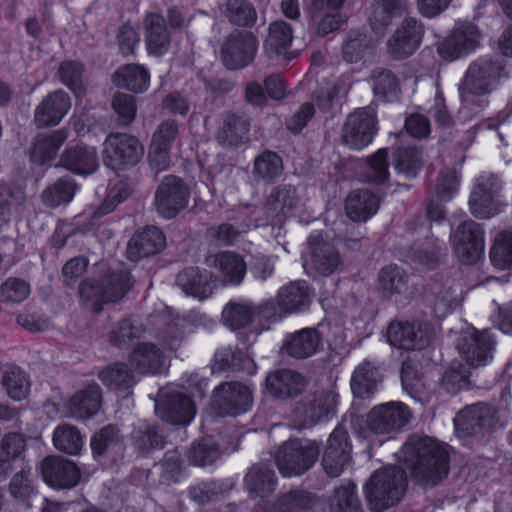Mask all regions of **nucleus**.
<instances>
[{
  "label": "nucleus",
  "instance_id": "58836bf2",
  "mask_svg": "<svg viewBox=\"0 0 512 512\" xmlns=\"http://www.w3.org/2000/svg\"><path fill=\"white\" fill-rule=\"evenodd\" d=\"M68 138V133L59 129L50 134H39L35 137L31 148V158L34 162L45 164L51 160Z\"/></svg>",
  "mask_w": 512,
  "mask_h": 512
},
{
  "label": "nucleus",
  "instance_id": "680f3d73",
  "mask_svg": "<svg viewBox=\"0 0 512 512\" xmlns=\"http://www.w3.org/2000/svg\"><path fill=\"white\" fill-rule=\"evenodd\" d=\"M25 448V441L23 437L17 433L6 434L0 443V456L11 462L20 461L24 464L21 458Z\"/></svg>",
  "mask_w": 512,
  "mask_h": 512
},
{
  "label": "nucleus",
  "instance_id": "bf43d9fd",
  "mask_svg": "<svg viewBox=\"0 0 512 512\" xmlns=\"http://www.w3.org/2000/svg\"><path fill=\"white\" fill-rule=\"evenodd\" d=\"M367 49L366 36L359 31H352L342 46L343 59L348 63H358Z\"/></svg>",
  "mask_w": 512,
  "mask_h": 512
},
{
  "label": "nucleus",
  "instance_id": "39448f33",
  "mask_svg": "<svg viewBox=\"0 0 512 512\" xmlns=\"http://www.w3.org/2000/svg\"><path fill=\"white\" fill-rule=\"evenodd\" d=\"M288 313V297L280 293L275 299H270L259 305L248 301H230L222 310L223 320H253L283 318Z\"/></svg>",
  "mask_w": 512,
  "mask_h": 512
},
{
  "label": "nucleus",
  "instance_id": "864d4df0",
  "mask_svg": "<svg viewBox=\"0 0 512 512\" xmlns=\"http://www.w3.org/2000/svg\"><path fill=\"white\" fill-rule=\"evenodd\" d=\"M84 67L81 63L72 60L62 61L58 68V76L62 84L68 87L77 97L84 94L82 75Z\"/></svg>",
  "mask_w": 512,
  "mask_h": 512
},
{
  "label": "nucleus",
  "instance_id": "9b49d317",
  "mask_svg": "<svg viewBox=\"0 0 512 512\" xmlns=\"http://www.w3.org/2000/svg\"><path fill=\"white\" fill-rule=\"evenodd\" d=\"M411 419L409 406L401 401H389L374 406L367 415V426L375 434L399 431Z\"/></svg>",
  "mask_w": 512,
  "mask_h": 512
},
{
  "label": "nucleus",
  "instance_id": "c9c22d12",
  "mask_svg": "<svg viewBox=\"0 0 512 512\" xmlns=\"http://www.w3.org/2000/svg\"><path fill=\"white\" fill-rule=\"evenodd\" d=\"M244 484L252 498L267 497L276 488L275 473L266 465H254L246 474Z\"/></svg>",
  "mask_w": 512,
  "mask_h": 512
},
{
  "label": "nucleus",
  "instance_id": "cd10ccee",
  "mask_svg": "<svg viewBox=\"0 0 512 512\" xmlns=\"http://www.w3.org/2000/svg\"><path fill=\"white\" fill-rule=\"evenodd\" d=\"M392 165L397 174L416 178L424 165L423 150L416 145L398 146L392 151Z\"/></svg>",
  "mask_w": 512,
  "mask_h": 512
},
{
  "label": "nucleus",
  "instance_id": "20e7f679",
  "mask_svg": "<svg viewBox=\"0 0 512 512\" xmlns=\"http://www.w3.org/2000/svg\"><path fill=\"white\" fill-rule=\"evenodd\" d=\"M364 496L371 512H384L400 502L395 476L386 469L372 473L363 487Z\"/></svg>",
  "mask_w": 512,
  "mask_h": 512
},
{
  "label": "nucleus",
  "instance_id": "72a5a7b5",
  "mask_svg": "<svg viewBox=\"0 0 512 512\" xmlns=\"http://www.w3.org/2000/svg\"><path fill=\"white\" fill-rule=\"evenodd\" d=\"M158 413L160 418L168 423L186 425L194 419L196 408L189 396L177 392L171 396L165 409L158 408Z\"/></svg>",
  "mask_w": 512,
  "mask_h": 512
},
{
  "label": "nucleus",
  "instance_id": "f8f14e48",
  "mask_svg": "<svg viewBox=\"0 0 512 512\" xmlns=\"http://www.w3.org/2000/svg\"><path fill=\"white\" fill-rule=\"evenodd\" d=\"M472 332L462 334L456 348L461 358L471 367L486 365L492 359V352L497 344L495 336L487 329L482 331L471 326Z\"/></svg>",
  "mask_w": 512,
  "mask_h": 512
},
{
  "label": "nucleus",
  "instance_id": "412c9836",
  "mask_svg": "<svg viewBox=\"0 0 512 512\" xmlns=\"http://www.w3.org/2000/svg\"><path fill=\"white\" fill-rule=\"evenodd\" d=\"M71 100L67 93L56 90L49 93L35 109L34 121L37 127L57 125L68 113Z\"/></svg>",
  "mask_w": 512,
  "mask_h": 512
},
{
  "label": "nucleus",
  "instance_id": "69168bd1",
  "mask_svg": "<svg viewBox=\"0 0 512 512\" xmlns=\"http://www.w3.org/2000/svg\"><path fill=\"white\" fill-rule=\"evenodd\" d=\"M219 451L209 440H203L192 448L190 459L193 464L207 467L212 465L218 458Z\"/></svg>",
  "mask_w": 512,
  "mask_h": 512
},
{
  "label": "nucleus",
  "instance_id": "e2e57ef3",
  "mask_svg": "<svg viewBox=\"0 0 512 512\" xmlns=\"http://www.w3.org/2000/svg\"><path fill=\"white\" fill-rule=\"evenodd\" d=\"M118 430L114 426H107L94 434L90 446L94 455H102L118 444Z\"/></svg>",
  "mask_w": 512,
  "mask_h": 512
},
{
  "label": "nucleus",
  "instance_id": "37998d69",
  "mask_svg": "<svg viewBox=\"0 0 512 512\" xmlns=\"http://www.w3.org/2000/svg\"><path fill=\"white\" fill-rule=\"evenodd\" d=\"M494 197L495 193L491 183L488 181L476 183L469 199L471 213L476 218L490 217L494 206Z\"/></svg>",
  "mask_w": 512,
  "mask_h": 512
},
{
  "label": "nucleus",
  "instance_id": "6e6552de",
  "mask_svg": "<svg viewBox=\"0 0 512 512\" xmlns=\"http://www.w3.org/2000/svg\"><path fill=\"white\" fill-rule=\"evenodd\" d=\"M431 322H389L386 330L388 343L406 351L423 350L430 346L433 334L428 329Z\"/></svg>",
  "mask_w": 512,
  "mask_h": 512
},
{
  "label": "nucleus",
  "instance_id": "4c0bfd02",
  "mask_svg": "<svg viewBox=\"0 0 512 512\" xmlns=\"http://www.w3.org/2000/svg\"><path fill=\"white\" fill-rule=\"evenodd\" d=\"M321 345L322 335L317 328H303L290 333V358H309L319 351Z\"/></svg>",
  "mask_w": 512,
  "mask_h": 512
},
{
  "label": "nucleus",
  "instance_id": "ddd939ff",
  "mask_svg": "<svg viewBox=\"0 0 512 512\" xmlns=\"http://www.w3.org/2000/svg\"><path fill=\"white\" fill-rule=\"evenodd\" d=\"M213 403L219 415L237 416L251 409L253 392L240 382L222 383L214 390Z\"/></svg>",
  "mask_w": 512,
  "mask_h": 512
},
{
  "label": "nucleus",
  "instance_id": "1a4fd4ad",
  "mask_svg": "<svg viewBox=\"0 0 512 512\" xmlns=\"http://www.w3.org/2000/svg\"><path fill=\"white\" fill-rule=\"evenodd\" d=\"M189 197V188L181 178L166 175L155 192L156 211L161 217L172 219L187 206Z\"/></svg>",
  "mask_w": 512,
  "mask_h": 512
},
{
  "label": "nucleus",
  "instance_id": "5fc2aeb1",
  "mask_svg": "<svg viewBox=\"0 0 512 512\" xmlns=\"http://www.w3.org/2000/svg\"><path fill=\"white\" fill-rule=\"evenodd\" d=\"M99 378L110 389H125L133 384V374L124 363H115L99 373Z\"/></svg>",
  "mask_w": 512,
  "mask_h": 512
},
{
  "label": "nucleus",
  "instance_id": "4468645a",
  "mask_svg": "<svg viewBox=\"0 0 512 512\" xmlns=\"http://www.w3.org/2000/svg\"><path fill=\"white\" fill-rule=\"evenodd\" d=\"M377 125L376 116L365 108L352 112L342 128L344 144L350 149L362 150L372 143L377 134Z\"/></svg>",
  "mask_w": 512,
  "mask_h": 512
},
{
  "label": "nucleus",
  "instance_id": "6e6d98bb",
  "mask_svg": "<svg viewBox=\"0 0 512 512\" xmlns=\"http://www.w3.org/2000/svg\"><path fill=\"white\" fill-rule=\"evenodd\" d=\"M25 199L22 186L0 184V225L7 221L11 210L20 207Z\"/></svg>",
  "mask_w": 512,
  "mask_h": 512
},
{
  "label": "nucleus",
  "instance_id": "f704fd0d",
  "mask_svg": "<svg viewBox=\"0 0 512 512\" xmlns=\"http://www.w3.org/2000/svg\"><path fill=\"white\" fill-rule=\"evenodd\" d=\"M129 363L140 373H158L163 366V355L156 345L143 342L133 348Z\"/></svg>",
  "mask_w": 512,
  "mask_h": 512
},
{
  "label": "nucleus",
  "instance_id": "0eeeda50",
  "mask_svg": "<svg viewBox=\"0 0 512 512\" xmlns=\"http://www.w3.org/2000/svg\"><path fill=\"white\" fill-rule=\"evenodd\" d=\"M259 41L250 31L234 30L221 45V58L230 70H238L253 62Z\"/></svg>",
  "mask_w": 512,
  "mask_h": 512
},
{
  "label": "nucleus",
  "instance_id": "a18cd8bd",
  "mask_svg": "<svg viewBox=\"0 0 512 512\" xmlns=\"http://www.w3.org/2000/svg\"><path fill=\"white\" fill-rule=\"evenodd\" d=\"M54 447L61 452L77 455L83 447V437L71 424H60L53 431Z\"/></svg>",
  "mask_w": 512,
  "mask_h": 512
},
{
  "label": "nucleus",
  "instance_id": "774afa93",
  "mask_svg": "<svg viewBox=\"0 0 512 512\" xmlns=\"http://www.w3.org/2000/svg\"><path fill=\"white\" fill-rule=\"evenodd\" d=\"M128 196V190L125 183L119 182L109 188L104 202L96 212L97 216H103L112 212L116 206L125 200Z\"/></svg>",
  "mask_w": 512,
  "mask_h": 512
},
{
  "label": "nucleus",
  "instance_id": "9d476101",
  "mask_svg": "<svg viewBox=\"0 0 512 512\" xmlns=\"http://www.w3.org/2000/svg\"><path fill=\"white\" fill-rule=\"evenodd\" d=\"M480 31L471 22L459 23L437 46L439 57L454 61L468 56L479 46Z\"/></svg>",
  "mask_w": 512,
  "mask_h": 512
},
{
  "label": "nucleus",
  "instance_id": "393cba45",
  "mask_svg": "<svg viewBox=\"0 0 512 512\" xmlns=\"http://www.w3.org/2000/svg\"><path fill=\"white\" fill-rule=\"evenodd\" d=\"M321 442L290 437V477L301 476L317 462Z\"/></svg>",
  "mask_w": 512,
  "mask_h": 512
},
{
  "label": "nucleus",
  "instance_id": "a19ab883",
  "mask_svg": "<svg viewBox=\"0 0 512 512\" xmlns=\"http://www.w3.org/2000/svg\"><path fill=\"white\" fill-rule=\"evenodd\" d=\"M263 48L270 59L280 56L286 57L288 53V25L284 21L277 20L269 25Z\"/></svg>",
  "mask_w": 512,
  "mask_h": 512
},
{
  "label": "nucleus",
  "instance_id": "423d86ee",
  "mask_svg": "<svg viewBox=\"0 0 512 512\" xmlns=\"http://www.w3.org/2000/svg\"><path fill=\"white\" fill-rule=\"evenodd\" d=\"M132 285L130 273L127 270H119L108 274L100 284L83 282L79 287V293L82 298L92 302L91 308L98 312L100 308L94 302V297L101 299L102 302H116L126 295Z\"/></svg>",
  "mask_w": 512,
  "mask_h": 512
},
{
  "label": "nucleus",
  "instance_id": "f03ea898",
  "mask_svg": "<svg viewBox=\"0 0 512 512\" xmlns=\"http://www.w3.org/2000/svg\"><path fill=\"white\" fill-rule=\"evenodd\" d=\"M414 462L411 474L422 487H436L447 479L450 455L431 437L418 439L413 445Z\"/></svg>",
  "mask_w": 512,
  "mask_h": 512
},
{
  "label": "nucleus",
  "instance_id": "a211bd4d",
  "mask_svg": "<svg viewBox=\"0 0 512 512\" xmlns=\"http://www.w3.org/2000/svg\"><path fill=\"white\" fill-rule=\"evenodd\" d=\"M310 256L308 264L319 275L330 276L342 264L338 249L326 241L321 231H315L308 237Z\"/></svg>",
  "mask_w": 512,
  "mask_h": 512
},
{
  "label": "nucleus",
  "instance_id": "0e129e2a",
  "mask_svg": "<svg viewBox=\"0 0 512 512\" xmlns=\"http://www.w3.org/2000/svg\"><path fill=\"white\" fill-rule=\"evenodd\" d=\"M311 301V288L306 281H290V314L308 307Z\"/></svg>",
  "mask_w": 512,
  "mask_h": 512
},
{
  "label": "nucleus",
  "instance_id": "3c124183",
  "mask_svg": "<svg viewBox=\"0 0 512 512\" xmlns=\"http://www.w3.org/2000/svg\"><path fill=\"white\" fill-rule=\"evenodd\" d=\"M224 14L234 25L248 27L255 24L257 12L246 0H229L225 5Z\"/></svg>",
  "mask_w": 512,
  "mask_h": 512
},
{
  "label": "nucleus",
  "instance_id": "bb28decb",
  "mask_svg": "<svg viewBox=\"0 0 512 512\" xmlns=\"http://www.w3.org/2000/svg\"><path fill=\"white\" fill-rule=\"evenodd\" d=\"M381 198L368 189H354L345 199V211L354 222H365L374 216L380 207Z\"/></svg>",
  "mask_w": 512,
  "mask_h": 512
},
{
  "label": "nucleus",
  "instance_id": "f3484780",
  "mask_svg": "<svg viewBox=\"0 0 512 512\" xmlns=\"http://www.w3.org/2000/svg\"><path fill=\"white\" fill-rule=\"evenodd\" d=\"M454 250L464 264L476 263L484 254V230L473 220L461 223L454 236Z\"/></svg>",
  "mask_w": 512,
  "mask_h": 512
},
{
  "label": "nucleus",
  "instance_id": "473e14b6",
  "mask_svg": "<svg viewBox=\"0 0 512 512\" xmlns=\"http://www.w3.org/2000/svg\"><path fill=\"white\" fill-rule=\"evenodd\" d=\"M101 404V388L91 384L86 389L77 392L68 402L69 416L75 419H84L94 415Z\"/></svg>",
  "mask_w": 512,
  "mask_h": 512
},
{
  "label": "nucleus",
  "instance_id": "338daca9",
  "mask_svg": "<svg viewBox=\"0 0 512 512\" xmlns=\"http://www.w3.org/2000/svg\"><path fill=\"white\" fill-rule=\"evenodd\" d=\"M30 475L31 468L23 464L22 470L13 476L10 482V492L15 498H24L33 493Z\"/></svg>",
  "mask_w": 512,
  "mask_h": 512
},
{
  "label": "nucleus",
  "instance_id": "2eb2a0df",
  "mask_svg": "<svg viewBox=\"0 0 512 512\" xmlns=\"http://www.w3.org/2000/svg\"><path fill=\"white\" fill-rule=\"evenodd\" d=\"M352 444L348 431L337 425L330 433L322 456V467L329 477H338L351 460Z\"/></svg>",
  "mask_w": 512,
  "mask_h": 512
},
{
  "label": "nucleus",
  "instance_id": "79ce46f5",
  "mask_svg": "<svg viewBox=\"0 0 512 512\" xmlns=\"http://www.w3.org/2000/svg\"><path fill=\"white\" fill-rule=\"evenodd\" d=\"M176 281L186 295L205 299L210 293L207 276L197 267L184 269L177 275Z\"/></svg>",
  "mask_w": 512,
  "mask_h": 512
},
{
  "label": "nucleus",
  "instance_id": "4be33fe9",
  "mask_svg": "<svg viewBox=\"0 0 512 512\" xmlns=\"http://www.w3.org/2000/svg\"><path fill=\"white\" fill-rule=\"evenodd\" d=\"M166 237L156 226H146L136 232L127 245V257L132 261L154 255L164 249Z\"/></svg>",
  "mask_w": 512,
  "mask_h": 512
},
{
  "label": "nucleus",
  "instance_id": "6ab92c4d",
  "mask_svg": "<svg viewBox=\"0 0 512 512\" xmlns=\"http://www.w3.org/2000/svg\"><path fill=\"white\" fill-rule=\"evenodd\" d=\"M505 70L502 61L492 57L480 58L470 64L465 74V85L476 95L490 91L493 81L498 80Z\"/></svg>",
  "mask_w": 512,
  "mask_h": 512
},
{
  "label": "nucleus",
  "instance_id": "603ef678",
  "mask_svg": "<svg viewBox=\"0 0 512 512\" xmlns=\"http://www.w3.org/2000/svg\"><path fill=\"white\" fill-rule=\"evenodd\" d=\"M401 11L400 0H378L374 3L370 25L373 30H384Z\"/></svg>",
  "mask_w": 512,
  "mask_h": 512
},
{
  "label": "nucleus",
  "instance_id": "c756f323",
  "mask_svg": "<svg viewBox=\"0 0 512 512\" xmlns=\"http://www.w3.org/2000/svg\"><path fill=\"white\" fill-rule=\"evenodd\" d=\"M487 422L488 411L483 403L464 407L457 413L454 419L456 430L468 437L482 433Z\"/></svg>",
  "mask_w": 512,
  "mask_h": 512
},
{
  "label": "nucleus",
  "instance_id": "052dcab7",
  "mask_svg": "<svg viewBox=\"0 0 512 512\" xmlns=\"http://www.w3.org/2000/svg\"><path fill=\"white\" fill-rule=\"evenodd\" d=\"M460 178L455 170L441 173L436 183L435 193L440 201L448 202L459 192Z\"/></svg>",
  "mask_w": 512,
  "mask_h": 512
},
{
  "label": "nucleus",
  "instance_id": "7ed1b4c3",
  "mask_svg": "<svg viewBox=\"0 0 512 512\" xmlns=\"http://www.w3.org/2000/svg\"><path fill=\"white\" fill-rule=\"evenodd\" d=\"M143 155L142 143L128 133L109 134L103 143V162L114 171L135 166Z\"/></svg>",
  "mask_w": 512,
  "mask_h": 512
},
{
  "label": "nucleus",
  "instance_id": "7c9ffc66",
  "mask_svg": "<svg viewBox=\"0 0 512 512\" xmlns=\"http://www.w3.org/2000/svg\"><path fill=\"white\" fill-rule=\"evenodd\" d=\"M390 178L389 149L379 148L366 158L363 181L375 187H388Z\"/></svg>",
  "mask_w": 512,
  "mask_h": 512
},
{
  "label": "nucleus",
  "instance_id": "09e8293b",
  "mask_svg": "<svg viewBox=\"0 0 512 512\" xmlns=\"http://www.w3.org/2000/svg\"><path fill=\"white\" fill-rule=\"evenodd\" d=\"M283 170V161L274 152L265 151L254 160L253 172L263 181H275L282 175Z\"/></svg>",
  "mask_w": 512,
  "mask_h": 512
},
{
  "label": "nucleus",
  "instance_id": "a878e982",
  "mask_svg": "<svg viewBox=\"0 0 512 512\" xmlns=\"http://www.w3.org/2000/svg\"><path fill=\"white\" fill-rule=\"evenodd\" d=\"M59 165L79 175H90L99 167L97 151L83 144L68 146L61 155Z\"/></svg>",
  "mask_w": 512,
  "mask_h": 512
},
{
  "label": "nucleus",
  "instance_id": "de8ad7c7",
  "mask_svg": "<svg viewBox=\"0 0 512 512\" xmlns=\"http://www.w3.org/2000/svg\"><path fill=\"white\" fill-rule=\"evenodd\" d=\"M2 383L8 396L15 401L25 399L30 391L27 374L17 366L8 367L4 371Z\"/></svg>",
  "mask_w": 512,
  "mask_h": 512
},
{
  "label": "nucleus",
  "instance_id": "8fccbe9b",
  "mask_svg": "<svg viewBox=\"0 0 512 512\" xmlns=\"http://www.w3.org/2000/svg\"><path fill=\"white\" fill-rule=\"evenodd\" d=\"M332 509L334 512H362L357 485L348 481L334 490Z\"/></svg>",
  "mask_w": 512,
  "mask_h": 512
},
{
  "label": "nucleus",
  "instance_id": "c03bdc74",
  "mask_svg": "<svg viewBox=\"0 0 512 512\" xmlns=\"http://www.w3.org/2000/svg\"><path fill=\"white\" fill-rule=\"evenodd\" d=\"M489 257L497 270H512V231L504 230L495 236Z\"/></svg>",
  "mask_w": 512,
  "mask_h": 512
},
{
  "label": "nucleus",
  "instance_id": "e433bc0d",
  "mask_svg": "<svg viewBox=\"0 0 512 512\" xmlns=\"http://www.w3.org/2000/svg\"><path fill=\"white\" fill-rule=\"evenodd\" d=\"M379 371L370 362H363L354 370L350 386L355 397L370 399L377 390Z\"/></svg>",
  "mask_w": 512,
  "mask_h": 512
},
{
  "label": "nucleus",
  "instance_id": "aec40b11",
  "mask_svg": "<svg viewBox=\"0 0 512 512\" xmlns=\"http://www.w3.org/2000/svg\"><path fill=\"white\" fill-rule=\"evenodd\" d=\"M43 480L53 488H73L81 478L76 464L59 456L46 457L41 463Z\"/></svg>",
  "mask_w": 512,
  "mask_h": 512
},
{
  "label": "nucleus",
  "instance_id": "f257e3e1",
  "mask_svg": "<svg viewBox=\"0 0 512 512\" xmlns=\"http://www.w3.org/2000/svg\"><path fill=\"white\" fill-rule=\"evenodd\" d=\"M308 382L301 373L290 370V401L302 394ZM336 413L333 397L321 395L319 397L305 396L292 404L290 402V428L306 429L315 426L320 421L331 418Z\"/></svg>",
  "mask_w": 512,
  "mask_h": 512
},
{
  "label": "nucleus",
  "instance_id": "c85d7f7f",
  "mask_svg": "<svg viewBox=\"0 0 512 512\" xmlns=\"http://www.w3.org/2000/svg\"><path fill=\"white\" fill-rule=\"evenodd\" d=\"M206 263L209 267L215 268L227 284H240L246 274L245 262L232 252H221L209 256Z\"/></svg>",
  "mask_w": 512,
  "mask_h": 512
},
{
  "label": "nucleus",
  "instance_id": "ea45409f",
  "mask_svg": "<svg viewBox=\"0 0 512 512\" xmlns=\"http://www.w3.org/2000/svg\"><path fill=\"white\" fill-rule=\"evenodd\" d=\"M378 286L388 296L409 294V275L396 264L382 267L378 273Z\"/></svg>",
  "mask_w": 512,
  "mask_h": 512
},
{
  "label": "nucleus",
  "instance_id": "13d9d810",
  "mask_svg": "<svg viewBox=\"0 0 512 512\" xmlns=\"http://www.w3.org/2000/svg\"><path fill=\"white\" fill-rule=\"evenodd\" d=\"M28 282L18 277L7 278L0 286V299L6 303H19L30 295Z\"/></svg>",
  "mask_w": 512,
  "mask_h": 512
},
{
  "label": "nucleus",
  "instance_id": "49530a36",
  "mask_svg": "<svg viewBox=\"0 0 512 512\" xmlns=\"http://www.w3.org/2000/svg\"><path fill=\"white\" fill-rule=\"evenodd\" d=\"M76 185L70 177H62L42 192L44 204L56 208L69 203L75 194Z\"/></svg>",
  "mask_w": 512,
  "mask_h": 512
},
{
  "label": "nucleus",
  "instance_id": "5701e85b",
  "mask_svg": "<svg viewBox=\"0 0 512 512\" xmlns=\"http://www.w3.org/2000/svg\"><path fill=\"white\" fill-rule=\"evenodd\" d=\"M250 120L242 114L226 111L221 116V124L215 139L223 147H238L248 138Z\"/></svg>",
  "mask_w": 512,
  "mask_h": 512
},
{
  "label": "nucleus",
  "instance_id": "dca6fc26",
  "mask_svg": "<svg viewBox=\"0 0 512 512\" xmlns=\"http://www.w3.org/2000/svg\"><path fill=\"white\" fill-rule=\"evenodd\" d=\"M424 33L421 21L413 17H405L387 42L392 58L404 60L413 55L420 47Z\"/></svg>",
  "mask_w": 512,
  "mask_h": 512
},
{
  "label": "nucleus",
  "instance_id": "4d7b16f0",
  "mask_svg": "<svg viewBox=\"0 0 512 512\" xmlns=\"http://www.w3.org/2000/svg\"><path fill=\"white\" fill-rule=\"evenodd\" d=\"M111 107L122 126H129L136 118L137 100L131 94L118 92L113 95Z\"/></svg>",
  "mask_w": 512,
  "mask_h": 512
},
{
  "label": "nucleus",
  "instance_id": "2f4dec72",
  "mask_svg": "<svg viewBox=\"0 0 512 512\" xmlns=\"http://www.w3.org/2000/svg\"><path fill=\"white\" fill-rule=\"evenodd\" d=\"M113 84L134 93H143L149 87L150 74L139 64L120 66L112 75Z\"/></svg>",
  "mask_w": 512,
  "mask_h": 512
},
{
  "label": "nucleus",
  "instance_id": "b1692460",
  "mask_svg": "<svg viewBox=\"0 0 512 512\" xmlns=\"http://www.w3.org/2000/svg\"><path fill=\"white\" fill-rule=\"evenodd\" d=\"M145 44L149 54L162 56L171 45V35L165 18L158 13H147L143 20Z\"/></svg>",
  "mask_w": 512,
  "mask_h": 512
}]
</instances>
